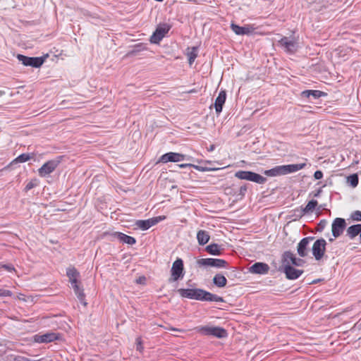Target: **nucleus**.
I'll list each match as a JSON object with an SVG mask.
<instances>
[{
    "label": "nucleus",
    "mask_w": 361,
    "mask_h": 361,
    "mask_svg": "<svg viewBox=\"0 0 361 361\" xmlns=\"http://www.w3.org/2000/svg\"><path fill=\"white\" fill-rule=\"evenodd\" d=\"M170 329L172 330V331H180L179 329H176V328H171Z\"/></svg>",
    "instance_id": "603ef678"
},
{
    "label": "nucleus",
    "mask_w": 361,
    "mask_h": 361,
    "mask_svg": "<svg viewBox=\"0 0 361 361\" xmlns=\"http://www.w3.org/2000/svg\"><path fill=\"white\" fill-rule=\"evenodd\" d=\"M269 271V266L264 262H255L249 268V272L255 274H267Z\"/></svg>",
    "instance_id": "2eb2a0df"
},
{
    "label": "nucleus",
    "mask_w": 361,
    "mask_h": 361,
    "mask_svg": "<svg viewBox=\"0 0 361 361\" xmlns=\"http://www.w3.org/2000/svg\"><path fill=\"white\" fill-rule=\"evenodd\" d=\"M171 27V26L167 23L159 24L150 37V42L152 44H159L164 37L165 35L170 30Z\"/></svg>",
    "instance_id": "423d86ee"
},
{
    "label": "nucleus",
    "mask_w": 361,
    "mask_h": 361,
    "mask_svg": "<svg viewBox=\"0 0 361 361\" xmlns=\"http://www.w3.org/2000/svg\"><path fill=\"white\" fill-rule=\"evenodd\" d=\"M214 149V145H211L209 151H212Z\"/></svg>",
    "instance_id": "864d4df0"
},
{
    "label": "nucleus",
    "mask_w": 361,
    "mask_h": 361,
    "mask_svg": "<svg viewBox=\"0 0 361 361\" xmlns=\"http://www.w3.org/2000/svg\"><path fill=\"white\" fill-rule=\"evenodd\" d=\"M185 155L176 152H168L163 154L160 159L159 161L162 163L167 162H178L185 159Z\"/></svg>",
    "instance_id": "4468645a"
},
{
    "label": "nucleus",
    "mask_w": 361,
    "mask_h": 361,
    "mask_svg": "<svg viewBox=\"0 0 361 361\" xmlns=\"http://www.w3.org/2000/svg\"><path fill=\"white\" fill-rule=\"evenodd\" d=\"M111 237L114 240H117L120 243L130 245H134L136 243L135 238L121 232H114L111 234Z\"/></svg>",
    "instance_id": "f3484780"
},
{
    "label": "nucleus",
    "mask_w": 361,
    "mask_h": 361,
    "mask_svg": "<svg viewBox=\"0 0 361 361\" xmlns=\"http://www.w3.org/2000/svg\"><path fill=\"white\" fill-rule=\"evenodd\" d=\"M322 192V188L318 189L316 192L314 194V197H319L320 193Z\"/></svg>",
    "instance_id": "8fccbe9b"
},
{
    "label": "nucleus",
    "mask_w": 361,
    "mask_h": 361,
    "mask_svg": "<svg viewBox=\"0 0 361 361\" xmlns=\"http://www.w3.org/2000/svg\"><path fill=\"white\" fill-rule=\"evenodd\" d=\"M17 59L25 66L39 68L44 62V57H30L23 54H18Z\"/></svg>",
    "instance_id": "6e6552de"
},
{
    "label": "nucleus",
    "mask_w": 361,
    "mask_h": 361,
    "mask_svg": "<svg viewBox=\"0 0 361 361\" xmlns=\"http://www.w3.org/2000/svg\"><path fill=\"white\" fill-rule=\"evenodd\" d=\"M327 224H328V221L326 219L321 220L317 225L318 231H323V229L326 227Z\"/></svg>",
    "instance_id": "4c0bfd02"
},
{
    "label": "nucleus",
    "mask_w": 361,
    "mask_h": 361,
    "mask_svg": "<svg viewBox=\"0 0 361 361\" xmlns=\"http://www.w3.org/2000/svg\"><path fill=\"white\" fill-rule=\"evenodd\" d=\"M38 184V180L37 179H33L32 180H30L27 185L25 187V189L24 190L25 192H27L28 190L32 189L33 188H35V186H37Z\"/></svg>",
    "instance_id": "f704fd0d"
},
{
    "label": "nucleus",
    "mask_w": 361,
    "mask_h": 361,
    "mask_svg": "<svg viewBox=\"0 0 361 361\" xmlns=\"http://www.w3.org/2000/svg\"><path fill=\"white\" fill-rule=\"evenodd\" d=\"M347 181L353 188H355L359 182L358 176L356 173L352 174L348 176Z\"/></svg>",
    "instance_id": "c756f323"
},
{
    "label": "nucleus",
    "mask_w": 361,
    "mask_h": 361,
    "mask_svg": "<svg viewBox=\"0 0 361 361\" xmlns=\"http://www.w3.org/2000/svg\"><path fill=\"white\" fill-rule=\"evenodd\" d=\"M161 219V216L154 217L146 220H137L135 222V226L142 231L149 229L152 226L157 224Z\"/></svg>",
    "instance_id": "dca6fc26"
},
{
    "label": "nucleus",
    "mask_w": 361,
    "mask_h": 361,
    "mask_svg": "<svg viewBox=\"0 0 361 361\" xmlns=\"http://www.w3.org/2000/svg\"><path fill=\"white\" fill-rule=\"evenodd\" d=\"M198 263L203 266H209L217 268L226 267L228 262L221 259L206 258L198 260Z\"/></svg>",
    "instance_id": "ddd939ff"
},
{
    "label": "nucleus",
    "mask_w": 361,
    "mask_h": 361,
    "mask_svg": "<svg viewBox=\"0 0 361 361\" xmlns=\"http://www.w3.org/2000/svg\"><path fill=\"white\" fill-rule=\"evenodd\" d=\"M326 95V93L320 90H307L301 92V96L302 97L310 98V97H312L314 99Z\"/></svg>",
    "instance_id": "412c9836"
},
{
    "label": "nucleus",
    "mask_w": 361,
    "mask_h": 361,
    "mask_svg": "<svg viewBox=\"0 0 361 361\" xmlns=\"http://www.w3.org/2000/svg\"><path fill=\"white\" fill-rule=\"evenodd\" d=\"M73 288L80 302L86 306L87 302H85V295L84 293L83 288H81L79 285H73Z\"/></svg>",
    "instance_id": "393cba45"
},
{
    "label": "nucleus",
    "mask_w": 361,
    "mask_h": 361,
    "mask_svg": "<svg viewBox=\"0 0 361 361\" xmlns=\"http://www.w3.org/2000/svg\"><path fill=\"white\" fill-rule=\"evenodd\" d=\"M293 214L291 216L294 217V220L299 219L302 217L305 213L304 212L302 207L296 208L292 211Z\"/></svg>",
    "instance_id": "7c9ffc66"
},
{
    "label": "nucleus",
    "mask_w": 361,
    "mask_h": 361,
    "mask_svg": "<svg viewBox=\"0 0 361 361\" xmlns=\"http://www.w3.org/2000/svg\"><path fill=\"white\" fill-rule=\"evenodd\" d=\"M305 263V259L297 257L295 254L288 250L282 255L280 265L277 270L281 273H283L287 279L296 280L304 273V271L298 269V267H304Z\"/></svg>",
    "instance_id": "f257e3e1"
},
{
    "label": "nucleus",
    "mask_w": 361,
    "mask_h": 361,
    "mask_svg": "<svg viewBox=\"0 0 361 361\" xmlns=\"http://www.w3.org/2000/svg\"><path fill=\"white\" fill-rule=\"evenodd\" d=\"M326 245V240L323 238H320L314 243L312 248H325Z\"/></svg>",
    "instance_id": "72a5a7b5"
},
{
    "label": "nucleus",
    "mask_w": 361,
    "mask_h": 361,
    "mask_svg": "<svg viewBox=\"0 0 361 361\" xmlns=\"http://www.w3.org/2000/svg\"><path fill=\"white\" fill-rule=\"evenodd\" d=\"M346 227L345 220L343 218H336L331 225V232L334 238L339 237Z\"/></svg>",
    "instance_id": "9d476101"
},
{
    "label": "nucleus",
    "mask_w": 361,
    "mask_h": 361,
    "mask_svg": "<svg viewBox=\"0 0 361 361\" xmlns=\"http://www.w3.org/2000/svg\"><path fill=\"white\" fill-rule=\"evenodd\" d=\"M207 252L213 255H219L221 254V250H204Z\"/></svg>",
    "instance_id": "79ce46f5"
},
{
    "label": "nucleus",
    "mask_w": 361,
    "mask_h": 361,
    "mask_svg": "<svg viewBox=\"0 0 361 361\" xmlns=\"http://www.w3.org/2000/svg\"><path fill=\"white\" fill-rule=\"evenodd\" d=\"M12 295V292L9 290L0 289V296L9 297Z\"/></svg>",
    "instance_id": "58836bf2"
},
{
    "label": "nucleus",
    "mask_w": 361,
    "mask_h": 361,
    "mask_svg": "<svg viewBox=\"0 0 361 361\" xmlns=\"http://www.w3.org/2000/svg\"><path fill=\"white\" fill-rule=\"evenodd\" d=\"M66 275L70 279H78L80 273L74 267H69L66 269Z\"/></svg>",
    "instance_id": "bb28decb"
},
{
    "label": "nucleus",
    "mask_w": 361,
    "mask_h": 361,
    "mask_svg": "<svg viewBox=\"0 0 361 361\" xmlns=\"http://www.w3.org/2000/svg\"><path fill=\"white\" fill-rule=\"evenodd\" d=\"M323 281V279H318L314 280L311 283H312V284H316V283H319V282H320V281Z\"/></svg>",
    "instance_id": "3c124183"
},
{
    "label": "nucleus",
    "mask_w": 361,
    "mask_h": 361,
    "mask_svg": "<svg viewBox=\"0 0 361 361\" xmlns=\"http://www.w3.org/2000/svg\"><path fill=\"white\" fill-rule=\"evenodd\" d=\"M247 190V185L245 184V185H242L239 190V195H240L241 197H244L245 195Z\"/></svg>",
    "instance_id": "ea45409f"
},
{
    "label": "nucleus",
    "mask_w": 361,
    "mask_h": 361,
    "mask_svg": "<svg viewBox=\"0 0 361 361\" xmlns=\"http://www.w3.org/2000/svg\"><path fill=\"white\" fill-rule=\"evenodd\" d=\"M61 334L50 331L44 334H35L33 336V340L39 343H48L54 341H59L61 339Z\"/></svg>",
    "instance_id": "1a4fd4ad"
},
{
    "label": "nucleus",
    "mask_w": 361,
    "mask_h": 361,
    "mask_svg": "<svg viewBox=\"0 0 361 361\" xmlns=\"http://www.w3.org/2000/svg\"><path fill=\"white\" fill-rule=\"evenodd\" d=\"M146 49L145 46L142 44V43H139V44H137L134 46V48L133 49H132L131 51H130L127 55L128 56H134V55H136L137 53L142 51V50H145Z\"/></svg>",
    "instance_id": "c85d7f7f"
},
{
    "label": "nucleus",
    "mask_w": 361,
    "mask_h": 361,
    "mask_svg": "<svg viewBox=\"0 0 361 361\" xmlns=\"http://www.w3.org/2000/svg\"><path fill=\"white\" fill-rule=\"evenodd\" d=\"M171 277L173 281L183 277V262L181 259H177L172 265Z\"/></svg>",
    "instance_id": "9b49d317"
},
{
    "label": "nucleus",
    "mask_w": 361,
    "mask_h": 361,
    "mask_svg": "<svg viewBox=\"0 0 361 361\" xmlns=\"http://www.w3.org/2000/svg\"><path fill=\"white\" fill-rule=\"evenodd\" d=\"M69 281L71 283L72 288H73V285H79L78 279H70Z\"/></svg>",
    "instance_id": "de8ad7c7"
},
{
    "label": "nucleus",
    "mask_w": 361,
    "mask_h": 361,
    "mask_svg": "<svg viewBox=\"0 0 361 361\" xmlns=\"http://www.w3.org/2000/svg\"><path fill=\"white\" fill-rule=\"evenodd\" d=\"M135 282L137 284H145L146 282V277L144 276H140L135 280Z\"/></svg>",
    "instance_id": "c03bdc74"
},
{
    "label": "nucleus",
    "mask_w": 361,
    "mask_h": 361,
    "mask_svg": "<svg viewBox=\"0 0 361 361\" xmlns=\"http://www.w3.org/2000/svg\"><path fill=\"white\" fill-rule=\"evenodd\" d=\"M142 341L141 337H137L136 338V350L142 352L143 350Z\"/></svg>",
    "instance_id": "e433bc0d"
},
{
    "label": "nucleus",
    "mask_w": 361,
    "mask_h": 361,
    "mask_svg": "<svg viewBox=\"0 0 361 361\" xmlns=\"http://www.w3.org/2000/svg\"><path fill=\"white\" fill-rule=\"evenodd\" d=\"M204 248H219V245L217 244L212 243V244H210V245H207Z\"/></svg>",
    "instance_id": "09e8293b"
},
{
    "label": "nucleus",
    "mask_w": 361,
    "mask_h": 361,
    "mask_svg": "<svg viewBox=\"0 0 361 361\" xmlns=\"http://www.w3.org/2000/svg\"><path fill=\"white\" fill-rule=\"evenodd\" d=\"M361 231V224H355L350 226L347 229V235L350 238L353 239L357 235H359V233Z\"/></svg>",
    "instance_id": "b1692460"
},
{
    "label": "nucleus",
    "mask_w": 361,
    "mask_h": 361,
    "mask_svg": "<svg viewBox=\"0 0 361 361\" xmlns=\"http://www.w3.org/2000/svg\"><path fill=\"white\" fill-rule=\"evenodd\" d=\"M314 177L317 180L322 179L323 177V173L322 171H316L314 173Z\"/></svg>",
    "instance_id": "a18cd8bd"
},
{
    "label": "nucleus",
    "mask_w": 361,
    "mask_h": 361,
    "mask_svg": "<svg viewBox=\"0 0 361 361\" xmlns=\"http://www.w3.org/2000/svg\"><path fill=\"white\" fill-rule=\"evenodd\" d=\"M312 250L313 256L317 261H319L324 257L326 250Z\"/></svg>",
    "instance_id": "473e14b6"
},
{
    "label": "nucleus",
    "mask_w": 361,
    "mask_h": 361,
    "mask_svg": "<svg viewBox=\"0 0 361 361\" xmlns=\"http://www.w3.org/2000/svg\"><path fill=\"white\" fill-rule=\"evenodd\" d=\"M178 166L180 168H190V167H195L196 169H198V166H195L194 164H179Z\"/></svg>",
    "instance_id": "49530a36"
},
{
    "label": "nucleus",
    "mask_w": 361,
    "mask_h": 361,
    "mask_svg": "<svg viewBox=\"0 0 361 361\" xmlns=\"http://www.w3.org/2000/svg\"><path fill=\"white\" fill-rule=\"evenodd\" d=\"M1 267L8 271H15V268L11 264H2Z\"/></svg>",
    "instance_id": "a19ab883"
},
{
    "label": "nucleus",
    "mask_w": 361,
    "mask_h": 361,
    "mask_svg": "<svg viewBox=\"0 0 361 361\" xmlns=\"http://www.w3.org/2000/svg\"><path fill=\"white\" fill-rule=\"evenodd\" d=\"M235 176L240 180H246L258 184H264L267 182V178L250 171H238Z\"/></svg>",
    "instance_id": "20e7f679"
},
{
    "label": "nucleus",
    "mask_w": 361,
    "mask_h": 361,
    "mask_svg": "<svg viewBox=\"0 0 361 361\" xmlns=\"http://www.w3.org/2000/svg\"><path fill=\"white\" fill-rule=\"evenodd\" d=\"M279 44L283 47L285 51L294 54L298 49V43L295 40L290 39L287 37H282L279 41Z\"/></svg>",
    "instance_id": "f8f14e48"
},
{
    "label": "nucleus",
    "mask_w": 361,
    "mask_h": 361,
    "mask_svg": "<svg viewBox=\"0 0 361 361\" xmlns=\"http://www.w3.org/2000/svg\"><path fill=\"white\" fill-rule=\"evenodd\" d=\"M226 92L225 90H221L218 97L215 99L214 108L216 113L219 114L222 111L223 106L226 102Z\"/></svg>",
    "instance_id": "6ab92c4d"
},
{
    "label": "nucleus",
    "mask_w": 361,
    "mask_h": 361,
    "mask_svg": "<svg viewBox=\"0 0 361 361\" xmlns=\"http://www.w3.org/2000/svg\"><path fill=\"white\" fill-rule=\"evenodd\" d=\"M299 256L301 257H305L308 255L309 250H297Z\"/></svg>",
    "instance_id": "37998d69"
},
{
    "label": "nucleus",
    "mask_w": 361,
    "mask_h": 361,
    "mask_svg": "<svg viewBox=\"0 0 361 361\" xmlns=\"http://www.w3.org/2000/svg\"><path fill=\"white\" fill-rule=\"evenodd\" d=\"M210 236L208 231L200 230L197 233V239L200 245H204L209 240Z\"/></svg>",
    "instance_id": "4be33fe9"
},
{
    "label": "nucleus",
    "mask_w": 361,
    "mask_h": 361,
    "mask_svg": "<svg viewBox=\"0 0 361 361\" xmlns=\"http://www.w3.org/2000/svg\"><path fill=\"white\" fill-rule=\"evenodd\" d=\"M61 160V157L55 159L49 160L44 163L39 169L38 173L41 177H45L52 173L59 166Z\"/></svg>",
    "instance_id": "0eeeda50"
},
{
    "label": "nucleus",
    "mask_w": 361,
    "mask_h": 361,
    "mask_svg": "<svg viewBox=\"0 0 361 361\" xmlns=\"http://www.w3.org/2000/svg\"><path fill=\"white\" fill-rule=\"evenodd\" d=\"M314 240L313 237H306L302 238L298 244L297 248H307L309 243Z\"/></svg>",
    "instance_id": "2f4dec72"
},
{
    "label": "nucleus",
    "mask_w": 361,
    "mask_h": 361,
    "mask_svg": "<svg viewBox=\"0 0 361 361\" xmlns=\"http://www.w3.org/2000/svg\"><path fill=\"white\" fill-rule=\"evenodd\" d=\"M317 204L318 202L317 200H312L307 204L305 207L302 208V209L305 214H307L310 212H312L317 206Z\"/></svg>",
    "instance_id": "cd10ccee"
},
{
    "label": "nucleus",
    "mask_w": 361,
    "mask_h": 361,
    "mask_svg": "<svg viewBox=\"0 0 361 361\" xmlns=\"http://www.w3.org/2000/svg\"><path fill=\"white\" fill-rule=\"evenodd\" d=\"M178 293L182 298L190 300L216 302H224L222 297L202 288H179Z\"/></svg>",
    "instance_id": "f03ea898"
},
{
    "label": "nucleus",
    "mask_w": 361,
    "mask_h": 361,
    "mask_svg": "<svg viewBox=\"0 0 361 361\" xmlns=\"http://www.w3.org/2000/svg\"><path fill=\"white\" fill-rule=\"evenodd\" d=\"M213 283L219 288H223L226 286L227 279L221 274H216L213 278Z\"/></svg>",
    "instance_id": "a878e982"
},
{
    "label": "nucleus",
    "mask_w": 361,
    "mask_h": 361,
    "mask_svg": "<svg viewBox=\"0 0 361 361\" xmlns=\"http://www.w3.org/2000/svg\"><path fill=\"white\" fill-rule=\"evenodd\" d=\"M351 218L355 221H361V212L358 210L353 212Z\"/></svg>",
    "instance_id": "c9c22d12"
},
{
    "label": "nucleus",
    "mask_w": 361,
    "mask_h": 361,
    "mask_svg": "<svg viewBox=\"0 0 361 361\" xmlns=\"http://www.w3.org/2000/svg\"><path fill=\"white\" fill-rule=\"evenodd\" d=\"M30 159H31V156L29 154H25V153L21 154L20 155L17 157L15 159H13L8 165H7L6 166H5L2 169H1L0 173L4 171L8 170L10 168V166L14 164L24 163L25 161H29Z\"/></svg>",
    "instance_id": "aec40b11"
},
{
    "label": "nucleus",
    "mask_w": 361,
    "mask_h": 361,
    "mask_svg": "<svg viewBox=\"0 0 361 361\" xmlns=\"http://www.w3.org/2000/svg\"><path fill=\"white\" fill-rule=\"evenodd\" d=\"M305 166V163L277 166L271 169L265 170L264 173L268 176L286 175L304 169Z\"/></svg>",
    "instance_id": "7ed1b4c3"
},
{
    "label": "nucleus",
    "mask_w": 361,
    "mask_h": 361,
    "mask_svg": "<svg viewBox=\"0 0 361 361\" xmlns=\"http://www.w3.org/2000/svg\"><path fill=\"white\" fill-rule=\"evenodd\" d=\"M198 54V47H188L186 49V55L188 58V62L190 65H192L195 61V59L197 57Z\"/></svg>",
    "instance_id": "5701e85b"
},
{
    "label": "nucleus",
    "mask_w": 361,
    "mask_h": 361,
    "mask_svg": "<svg viewBox=\"0 0 361 361\" xmlns=\"http://www.w3.org/2000/svg\"><path fill=\"white\" fill-rule=\"evenodd\" d=\"M231 29L238 35H249L254 32L255 28L251 25L239 26L233 23L231 24Z\"/></svg>",
    "instance_id": "a211bd4d"
},
{
    "label": "nucleus",
    "mask_w": 361,
    "mask_h": 361,
    "mask_svg": "<svg viewBox=\"0 0 361 361\" xmlns=\"http://www.w3.org/2000/svg\"><path fill=\"white\" fill-rule=\"evenodd\" d=\"M198 331L204 336H212L218 338H224L228 336L227 331L219 326H200L198 327Z\"/></svg>",
    "instance_id": "39448f33"
},
{
    "label": "nucleus",
    "mask_w": 361,
    "mask_h": 361,
    "mask_svg": "<svg viewBox=\"0 0 361 361\" xmlns=\"http://www.w3.org/2000/svg\"><path fill=\"white\" fill-rule=\"evenodd\" d=\"M1 173H2V172H1V173H0V176H1Z\"/></svg>",
    "instance_id": "5fc2aeb1"
}]
</instances>
